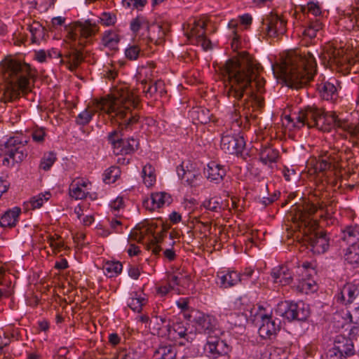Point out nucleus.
Segmentation results:
<instances>
[{"mask_svg": "<svg viewBox=\"0 0 359 359\" xmlns=\"http://www.w3.org/2000/svg\"><path fill=\"white\" fill-rule=\"evenodd\" d=\"M315 264L313 262H305L301 266H298L299 272L300 274H307L309 276H312L313 273H316Z\"/></svg>", "mask_w": 359, "mask_h": 359, "instance_id": "obj_63", "label": "nucleus"}, {"mask_svg": "<svg viewBox=\"0 0 359 359\" xmlns=\"http://www.w3.org/2000/svg\"><path fill=\"white\" fill-rule=\"evenodd\" d=\"M83 60V53L76 49L65 53L60 60V64L65 65L68 69L74 71Z\"/></svg>", "mask_w": 359, "mask_h": 359, "instance_id": "obj_21", "label": "nucleus"}, {"mask_svg": "<svg viewBox=\"0 0 359 359\" xmlns=\"http://www.w3.org/2000/svg\"><path fill=\"white\" fill-rule=\"evenodd\" d=\"M168 284L169 287L175 289V287H177V290L179 292H182L180 287L185 289L190 285L191 276L183 270L178 269L169 275Z\"/></svg>", "mask_w": 359, "mask_h": 359, "instance_id": "obj_19", "label": "nucleus"}, {"mask_svg": "<svg viewBox=\"0 0 359 359\" xmlns=\"http://www.w3.org/2000/svg\"><path fill=\"white\" fill-rule=\"evenodd\" d=\"M121 174V170L117 166H111L104 172V180L106 183L110 184L116 182Z\"/></svg>", "mask_w": 359, "mask_h": 359, "instance_id": "obj_52", "label": "nucleus"}, {"mask_svg": "<svg viewBox=\"0 0 359 359\" xmlns=\"http://www.w3.org/2000/svg\"><path fill=\"white\" fill-rule=\"evenodd\" d=\"M341 118L335 112L325 114L320 109L314 128L323 132L330 131L332 126L339 128Z\"/></svg>", "mask_w": 359, "mask_h": 359, "instance_id": "obj_17", "label": "nucleus"}, {"mask_svg": "<svg viewBox=\"0 0 359 359\" xmlns=\"http://www.w3.org/2000/svg\"><path fill=\"white\" fill-rule=\"evenodd\" d=\"M187 329L184 327L182 323H176L173 325L172 329L169 330V334L172 337L183 338L186 335Z\"/></svg>", "mask_w": 359, "mask_h": 359, "instance_id": "obj_60", "label": "nucleus"}, {"mask_svg": "<svg viewBox=\"0 0 359 359\" xmlns=\"http://www.w3.org/2000/svg\"><path fill=\"white\" fill-rule=\"evenodd\" d=\"M99 18V22L106 27L112 26L116 22V15L109 12H103Z\"/></svg>", "mask_w": 359, "mask_h": 359, "instance_id": "obj_55", "label": "nucleus"}, {"mask_svg": "<svg viewBox=\"0 0 359 359\" xmlns=\"http://www.w3.org/2000/svg\"><path fill=\"white\" fill-rule=\"evenodd\" d=\"M350 243L351 244L346 250L344 259L348 264L356 265L359 264V246L355 241Z\"/></svg>", "mask_w": 359, "mask_h": 359, "instance_id": "obj_39", "label": "nucleus"}, {"mask_svg": "<svg viewBox=\"0 0 359 359\" xmlns=\"http://www.w3.org/2000/svg\"><path fill=\"white\" fill-rule=\"evenodd\" d=\"M121 40L120 35L116 31L108 30L104 32L102 37V43L104 47L111 50L118 49V45Z\"/></svg>", "mask_w": 359, "mask_h": 359, "instance_id": "obj_35", "label": "nucleus"}, {"mask_svg": "<svg viewBox=\"0 0 359 359\" xmlns=\"http://www.w3.org/2000/svg\"><path fill=\"white\" fill-rule=\"evenodd\" d=\"M322 57L327 61L330 67H335L339 71L349 73L356 63V60L351 58L344 47H336L332 43H327L322 53Z\"/></svg>", "mask_w": 359, "mask_h": 359, "instance_id": "obj_7", "label": "nucleus"}, {"mask_svg": "<svg viewBox=\"0 0 359 359\" xmlns=\"http://www.w3.org/2000/svg\"><path fill=\"white\" fill-rule=\"evenodd\" d=\"M342 238L347 242H353L355 238L359 242V224L347 226L342 231Z\"/></svg>", "mask_w": 359, "mask_h": 359, "instance_id": "obj_49", "label": "nucleus"}, {"mask_svg": "<svg viewBox=\"0 0 359 359\" xmlns=\"http://www.w3.org/2000/svg\"><path fill=\"white\" fill-rule=\"evenodd\" d=\"M217 276L220 280V287L223 288L232 287L241 280L240 274L234 271L222 270L217 272Z\"/></svg>", "mask_w": 359, "mask_h": 359, "instance_id": "obj_24", "label": "nucleus"}, {"mask_svg": "<svg viewBox=\"0 0 359 359\" xmlns=\"http://www.w3.org/2000/svg\"><path fill=\"white\" fill-rule=\"evenodd\" d=\"M149 23L147 19L142 15L137 16L130 22V29L134 33H137L140 29H145L147 31V28H149Z\"/></svg>", "mask_w": 359, "mask_h": 359, "instance_id": "obj_48", "label": "nucleus"}, {"mask_svg": "<svg viewBox=\"0 0 359 359\" xmlns=\"http://www.w3.org/2000/svg\"><path fill=\"white\" fill-rule=\"evenodd\" d=\"M50 197L49 192L45 194H39V195L34 196L31 198L29 203L32 209L39 208L43 204L47 201Z\"/></svg>", "mask_w": 359, "mask_h": 359, "instance_id": "obj_53", "label": "nucleus"}, {"mask_svg": "<svg viewBox=\"0 0 359 359\" xmlns=\"http://www.w3.org/2000/svg\"><path fill=\"white\" fill-rule=\"evenodd\" d=\"M286 84L292 88L305 86L316 72V62L313 55L309 50H294L288 53L280 63L272 66Z\"/></svg>", "mask_w": 359, "mask_h": 359, "instance_id": "obj_3", "label": "nucleus"}, {"mask_svg": "<svg viewBox=\"0 0 359 359\" xmlns=\"http://www.w3.org/2000/svg\"><path fill=\"white\" fill-rule=\"evenodd\" d=\"M28 29L32 34V41L33 43H37L44 37L45 29L39 22L34 21L29 24Z\"/></svg>", "mask_w": 359, "mask_h": 359, "instance_id": "obj_43", "label": "nucleus"}, {"mask_svg": "<svg viewBox=\"0 0 359 359\" xmlns=\"http://www.w3.org/2000/svg\"><path fill=\"white\" fill-rule=\"evenodd\" d=\"M139 104L138 95L126 83H121L112 88L109 95L97 100L95 107L114 118L121 128H128L139 121L136 111Z\"/></svg>", "mask_w": 359, "mask_h": 359, "instance_id": "obj_2", "label": "nucleus"}, {"mask_svg": "<svg viewBox=\"0 0 359 359\" xmlns=\"http://www.w3.org/2000/svg\"><path fill=\"white\" fill-rule=\"evenodd\" d=\"M196 116V119L202 124L210 121L209 111L205 109H196L193 111Z\"/></svg>", "mask_w": 359, "mask_h": 359, "instance_id": "obj_62", "label": "nucleus"}, {"mask_svg": "<svg viewBox=\"0 0 359 359\" xmlns=\"http://www.w3.org/2000/svg\"><path fill=\"white\" fill-rule=\"evenodd\" d=\"M102 269L107 276L111 278L121 272L122 264L119 262L107 261L104 264Z\"/></svg>", "mask_w": 359, "mask_h": 359, "instance_id": "obj_42", "label": "nucleus"}, {"mask_svg": "<svg viewBox=\"0 0 359 359\" xmlns=\"http://www.w3.org/2000/svg\"><path fill=\"white\" fill-rule=\"evenodd\" d=\"M7 150L4 155L2 165L7 168L15 165L23 161L27 156V151L25 145L18 142L15 138H11L6 142Z\"/></svg>", "mask_w": 359, "mask_h": 359, "instance_id": "obj_10", "label": "nucleus"}, {"mask_svg": "<svg viewBox=\"0 0 359 359\" xmlns=\"http://www.w3.org/2000/svg\"><path fill=\"white\" fill-rule=\"evenodd\" d=\"M144 298L132 297L128 299V305L134 311L140 312L144 304Z\"/></svg>", "mask_w": 359, "mask_h": 359, "instance_id": "obj_61", "label": "nucleus"}, {"mask_svg": "<svg viewBox=\"0 0 359 359\" xmlns=\"http://www.w3.org/2000/svg\"><path fill=\"white\" fill-rule=\"evenodd\" d=\"M157 225L154 222L145 221L138 224L130 232L129 238L137 242H141L144 239L151 241L155 236Z\"/></svg>", "mask_w": 359, "mask_h": 359, "instance_id": "obj_15", "label": "nucleus"}, {"mask_svg": "<svg viewBox=\"0 0 359 359\" xmlns=\"http://www.w3.org/2000/svg\"><path fill=\"white\" fill-rule=\"evenodd\" d=\"M318 89L324 100L335 101L338 97L335 86L329 81H323L318 84Z\"/></svg>", "mask_w": 359, "mask_h": 359, "instance_id": "obj_33", "label": "nucleus"}, {"mask_svg": "<svg viewBox=\"0 0 359 359\" xmlns=\"http://www.w3.org/2000/svg\"><path fill=\"white\" fill-rule=\"evenodd\" d=\"M154 68L155 67L153 64L142 68L140 74H143L145 76V79L142 81L143 83H145V81H147V83L152 82V80L156 77V74L157 73L155 72Z\"/></svg>", "mask_w": 359, "mask_h": 359, "instance_id": "obj_57", "label": "nucleus"}, {"mask_svg": "<svg viewBox=\"0 0 359 359\" xmlns=\"http://www.w3.org/2000/svg\"><path fill=\"white\" fill-rule=\"evenodd\" d=\"M259 158L264 164L274 163L278 158V151L271 147H265L261 151Z\"/></svg>", "mask_w": 359, "mask_h": 359, "instance_id": "obj_44", "label": "nucleus"}, {"mask_svg": "<svg viewBox=\"0 0 359 359\" xmlns=\"http://www.w3.org/2000/svg\"><path fill=\"white\" fill-rule=\"evenodd\" d=\"M47 241L55 254L60 252L64 247V242L62 238L57 234L48 236L47 237Z\"/></svg>", "mask_w": 359, "mask_h": 359, "instance_id": "obj_51", "label": "nucleus"}, {"mask_svg": "<svg viewBox=\"0 0 359 359\" xmlns=\"http://www.w3.org/2000/svg\"><path fill=\"white\" fill-rule=\"evenodd\" d=\"M165 319L161 316H152L149 320L148 328L154 335L162 334V330L165 327Z\"/></svg>", "mask_w": 359, "mask_h": 359, "instance_id": "obj_41", "label": "nucleus"}, {"mask_svg": "<svg viewBox=\"0 0 359 359\" xmlns=\"http://www.w3.org/2000/svg\"><path fill=\"white\" fill-rule=\"evenodd\" d=\"M260 64L248 53L243 51L228 60L222 69L224 94L233 102L230 118L236 126L241 125V118H248L249 108L262 107L265 81L259 76Z\"/></svg>", "mask_w": 359, "mask_h": 359, "instance_id": "obj_1", "label": "nucleus"}, {"mask_svg": "<svg viewBox=\"0 0 359 359\" xmlns=\"http://www.w3.org/2000/svg\"><path fill=\"white\" fill-rule=\"evenodd\" d=\"M99 31L96 23H93L90 20L84 22H75L72 23L67 34V38L79 46H84L87 39L94 36Z\"/></svg>", "mask_w": 359, "mask_h": 359, "instance_id": "obj_8", "label": "nucleus"}, {"mask_svg": "<svg viewBox=\"0 0 359 359\" xmlns=\"http://www.w3.org/2000/svg\"><path fill=\"white\" fill-rule=\"evenodd\" d=\"M203 206L205 209L212 212H219L222 208L221 203L217 198H211L208 200H205L203 203Z\"/></svg>", "mask_w": 359, "mask_h": 359, "instance_id": "obj_56", "label": "nucleus"}, {"mask_svg": "<svg viewBox=\"0 0 359 359\" xmlns=\"http://www.w3.org/2000/svg\"><path fill=\"white\" fill-rule=\"evenodd\" d=\"M266 32L269 37H278L287 31V20L283 15L271 13L264 20Z\"/></svg>", "mask_w": 359, "mask_h": 359, "instance_id": "obj_13", "label": "nucleus"}, {"mask_svg": "<svg viewBox=\"0 0 359 359\" xmlns=\"http://www.w3.org/2000/svg\"><path fill=\"white\" fill-rule=\"evenodd\" d=\"M171 196L166 192H156L151 195V198L144 201V206L152 211L172 203Z\"/></svg>", "mask_w": 359, "mask_h": 359, "instance_id": "obj_18", "label": "nucleus"}, {"mask_svg": "<svg viewBox=\"0 0 359 359\" xmlns=\"http://www.w3.org/2000/svg\"><path fill=\"white\" fill-rule=\"evenodd\" d=\"M343 154L334 151H322L318 157L310 158L308 161V172L311 174H324L337 168H342Z\"/></svg>", "mask_w": 359, "mask_h": 359, "instance_id": "obj_6", "label": "nucleus"}, {"mask_svg": "<svg viewBox=\"0 0 359 359\" xmlns=\"http://www.w3.org/2000/svg\"><path fill=\"white\" fill-rule=\"evenodd\" d=\"M46 133L43 128H34L32 133V140L37 143H43L45 140Z\"/></svg>", "mask_w": 359, "mask_h": 359, "instance_id": "obj_64", "label": "nucleus"}, {"mask_svg": "<svg viewBox=\"0 0 359 359\" xmlns=\"http://www.w3.org/2000/svg\"><path fill=\"white\" fill-rule=\"evenodd\" d=\"M307 27L303 32L304 37L309 39H313L316 36L317 32L323 28V22L320 19H316L315 20H307Z\"/></svg>", "mask_w": 359, "mask_h": 359, "instance_id": "obj_40", "label": "nucleus"}, {"mask_svg": "<svg viewBox=\"0 0 359 359\" xmlns=\"http://www.w3.org/2000/svg\"><path fill=\"white\" fill-rule=\"evenodd\" d=\"M339 128L349 133L352 137L359 139V126L349 123L348 120L341 118Z\"/></svg>", "mask_w": 359, "mask_h": 359, "instance_id": "obj_50", "label": "nucleus"}, {"mask_svg": "<svg viewBox=\"0 0 359 359\" xmlns=\"http://www.w3.org/2000/svg\"><path fill=\"white\" fill-rule=\"evenodd\" d=\"M283 125L288 128L289 130L300 129L306 126L304 111H300L297 114H294L293 116L291 115L285 116L283 120Z\"/></svg>", "mask_w": 359, "mask_h": 359, "instance_id": "obj_32", "label": "nucleus"}, {"mask_svg": "<svg viewBox=\"0 0 359 359\" xmlns=\"http://www.w3.org/2000/svg\"><path fill=\"white\" fill-rule=\"evenodd\" d=\"M301 278L298 280L297 283L294 285L297 291L300 293L308 294L310 292L316 290V281L311 276L307 274H300Z\"/></svg>", "mask_w": 359, "mask_h": 359, "instance_id": "obj_29", "label": "nucleus"}, {"mask_svg": "<svg viewBox=\"0 0 359 359\" xmlns=\"http://www.w3.org/2000/svg\"><path fill=\"white\" fill-rule=\"evenodd\" d=\"M178 176L186 182L189 185L193 187L196 185V181L199 176V172L196 170H185L184 163L180 165L177 170Z\"/></svg>", "mask_w": 359, "mask_h": 359, "instance_id": "obj_36", "label": "nucleus"}, {"mask_svg": "<svg viewBox=\"0 0 359 359\" xmlns=\"http://www.w3.org/2000/svg\"><path fill=\"white\" fill-rule=\"evenodd\" d=\"M333 348L342 356L350 355L354 353L353 345L351 341L342 336L337 337Z\"/></svg>", "mask_w": 359, "mask_h": 359, "instance_id": "obj_30", "label": "nucleus"}, {"mask_svg": "<svg viewBox=\"0 0 359 359\" xmlns=\"http://www.w3.org/2000/svg\"><path fill=\"white\" fill-rule=\"evenodd\" d=\"M274 282L283 285H287L292 283V275L291 271L287 266H281L272 273Z\"/></svg>", "mask_w": 359, "mask_h": 359, "instance_id": "obj_31", "label": "nucleus"}, {"mask_svg": "<svg viewBox=\"0 0 359 359\" xmlns=\"http://www.w3.org/2000/svg\"><path fill=\"white\" fill-rule=\"evenodd\" d=\"M231 351V347L219 337L209 335L204 346V352L210 359H217L226 356Z\"/></svg>", "mask_w": 359, "mask_h": 359, "instance_id": "obj_11", "label": "nucleus"}, {"mask_svg": "<svg viewBox=\"0 0 359 359\" xmlns=\"http://www.w3.org/2000/svg\"><path fill=\"white\" fill-rule=\"evenodd\" d=\"M205 174L207 179L215 184L220 183L226 176V168L216 161H210L206 169Z\"/></svg>", "mask_w": 359, "mask_h": 359, "instance_id": "obj_20", "label": "nucleus"}, {"mask_svg": "<svg viewBox=\"0 0 359 359\" xmlns=\"http://www.w3.org/2000/svg\"><path fill=\"white\" fill-rule=\"evenodd\" d=\"M220 147L225 153L238 155L243 152L245 142L242 136L227 133L222 135Z\"/></svg>", "mask_w": 359, "mask_h": 359, "instance_id": "obj_14", "label": "nucleus"}, {"mask_svg": "<svg viewBox=\"0 0 359 359\" xmlns=\"http://www.w3.org/2000/svg\"><path fill=\"white\" fill-rule=\"evenodd\" d=\"M262 323L259 329V335L264 339H270L271 336L276 334L278 325L266 315L262 317Z\"/></svg>", "mask_w": 359, "mask_h": 359, "instance_id": "obj_25", "label": "nucleus"}, {"mask_svg": "<svg viewBox=\"0 0 359 359\" xmlns=\"http://www.w3.org/2000/svg\"><path fill=\"white\" fill-rule=\"evenodd\" d=\"M302 12L307 20H315L320 19L321 21L322 11L318 3L309 2L306 6L302 8Z\"/></svg>", "mask_w": 359, "mask_h": 359, "instance_id": "obj_37", "label": "nucleus"}, {"mask_svg": "<svg viewBox=\"0 0 359 359\" xmlns=\"http://www.w3.org/2000/svg\"><path fill=\"white\" fill-rule=\"evenodd\" d=\"M56 161V155L54 152H48L45 154L43 156L41 163L40 168L43 170H48Z\"/></svg>", "mask_w": 359, "mask_h": 359, "instance_id": "obj_54", "label": "nucleus"}, {"mask_svg": "<svg viewBox=\"0 0 359 359\" xmlns=\"http://www.w3.org/2000/svg\"><path fill=\"white\" fill-rule=\"evenodd\" d=\"M357 292L358 290L355 285L347 283L341 290L337 296V300L346 305L351 304L357 296Z\"/></svg>", "mask_w": 359, "mask_h": 359, "instance_id": "obj_28", "label": "nucleus"}, {"mask_svg": "<svg viewBox=\"0 0 359 359\" xmlns=\"http://www.w3.org/2000/svg\"><path fill=\"white\" fill-rule=\"evenodd\" d=\"M90 183L81 178L75 179L69 186V195L76 200L83 199L88 194V185Z\"/></svg>", "mask_w": 359, "mask_h": 359, "instance_id": "obj_23", "label": "nucleus"}, {"mask_svg": "<svg viewBox=\"0 0 359 359\" xmlns=\"http://www.w3.org/2000/svg\"><path fill=\"white\" fill-rule=\"evenodd\" d=\"M206 23L203 20L194 21L190 31L186 33L187 39L191 43L201 46L203 50L212 48V44L205 34Z\"/></svg>", "mask_w": 359, "mask_h": 359, "instance_id": "obj_12", "label": "nucleus"}, {"mask_svg": "<svg viewBox=\"0 0 359 359\" xmlns=\"http://www.w3.org/2000/svg\"><path fill=\"white\" fill-rule=\"evenodd\" d=\"M93 114V109H86L79 114L76 121L80 125H86L90 121Z\"/></svg>", "mask_w": 359, "mask_h": 359, "instance_id": "obj_59", "label": "nucleus"}, {"mask_svg": "<svg viewBox=\"0 0 359 359\" xmlns=\"http://www.w3.org/2000/svg\"><path fill=\"white\" fill-rule=\"evenodd\" d=\"M317 210L316 206L313 203H306L299 205L295 208L293 219L298 222L299 226L303 229V233L305 235L310 234L308 240L313 253L321 254L327 251L330 242L325 232L313 233L318 226V221L313 218Z\"/></svg>", "mask_w": 359, "mask_h": 359, "instance_id": "obj_5", "label": "nucleus"}, {"mask_svg": "<svg viewBox=\"0 0 359 359\" xmlns=\"http://www.w3.org/2000/svg\"><path fill=\"white\" fill-rule=\"evenodd\" d=\"M143 86V93L146 97L157 99L161 97L166 93L164 82L159 79L154 83L145 81V83L142 82Z\"/></svg>", "mask_w": 359, "mask_h": 359, "instance_id": "obj_22", "label": "nucleus"}, {"mask_svg": "<svg viewBox=\"0 0 359 359\" xmlns=\"http://www.w3.org/2000/svg\"><path fill=\"white\" fill-rule=\"evenodd\" d=\"M309 306L303 302L287 303V306L280 315L288 320H305L309 316Z\"/></svg>", "mask_w": 359, "mask_h": 359, "instance_id": "obj_16", "label": "nucleus"}, {"mask_svg": "<svg viewBox=\"0 0 359 359\" xmlns=\"http://www.w3.org/2000/svg\"><path fill=\"white\" fill-rule=\"evenodd\" d=\"M21 213V209L18 207H14L6 211L0 219L1 226L12 228L17 224L19 216Z\"/></svg>", "mask_w": 359, "mask_h": 359, "instance_id": "obj_26", "label": "nucleus"}, {"mask_svg": "<svg viewBox=\"0 0 359 359\" xmlns=\"http://www.w3.org/2000/svg\"><path fill=\"white\" fill-rule=\"evenodd\" d=\"M140 54V48L137 45H130L125 50L126 57L130 60H135Z\"/></svg>", "mask_w": 359, "mask_h": 359, "instance_id": "obj_58", "label": "nucleus"}, {"mask_svg": "<svg viewBox=\"0 0 359 359\" xmlns=\"http://www.w3.org/2000/svg\"><path fill=\"white\" fill-rule=\"evenodd\" d=\"M147 32L149 41L155 44H160L165 36V32L161 26L156 24L149 25Z\"/></svg>", "mask_w": 359, "mask_h": 359, "instance_id": "obj_38", "label": "nucleus"}, {"mask_svg": "<svg viewBox=\"0 0 359 359\" xmlns=\"http://www.w3.org/2000/svg\"><path fill=\"white\" fill-rule=\"evenodd\" d=\"M196 326L199 332H203L210 335V333L214 332L215 319L208 315L200 314L196 318Z\"/></svg>", "mask_w": 359, "mask_h": 359, "instance_id": "obj_27", "label": "nucleus"}, {"mask_svg": "<svg viewBox=\"0 0 359 359\" xmlns=\"http://www.w3.org/2000/svg\"><path fill=\"white\" fill-rule=\"evenodd\" d=\"M177 348L172 344H161L154 352L155 359H175Z\"/></svg>", "mask_w": 359, "mask_h": 359, "instance_id": "obj_34", "label": "nucleus"}, {"mask_svg": "<svg viewBox=\"0 0 359 359\" xmlns=\"http://www.w3.org/2000/svg\"><path fill=\"white\" fill-rule=\"evenodd\" d=\"M165 230L162 228L161 231L158 233L156 237H154L150 242L147 244V249L151 250L153 254L157 255L161 251V248L159 244L161 243L163 236L165 235Z\"/></svg>", "mask_w": 359, "mask_h": 359, "instance_id": "obj_45", "label": "nucleus"}, {"mask_svg": "<svg viewBox=\"0 0 359 359\" xmlns=\"http://www.w3.org/2000/svg\"><path fill=\"white\" fill-rule=\"evenodd\" d=\"M154 168L151 164H147L142 169L143 181L147 187L154 185L156 182Z\"/></svg>", "mask_w": 359, "mask_h": 359, "instance_id": "obj_46", "label": "nucleus"}, {"mask_svg": "<svg viewBox=\"0 0 359 359\" xmlns=\"http://www.w3.org/2000/svg\"><path fill=\"white\" fill-rule=\"evenodd\" d=\"M320 109L316 107H307L304 111L305 123L309 128H314L316 120L318 118Z\"/></svg>", "mask_w": 359, "mask_h": 359, "instance_id": "obj_47", "label": "nucleus"}, {"mask_svg": "<svg viewBox=\"0 0 359 359\" xmlns=\"http://www.w3.org/2000/svg\"><path fill=\"white\" fill-rule=\"evenodd\" d=\"M108 140L111 144L115 155H126L133 153L138 147L139 142L133 137L123 139L122 134L114 130L108 135Z\"/></svg>", "mask_w": 359, "mask_h": 359, "instance_id": "obj_9", "label": "nucleus"}, {"mask_svg": "<svg viewBox=\"0 0 359 359\" xmlns=\"http://www.w3.org/2000/svg\"><path fill=\"white\" fill-rule=\"evenodd\" d=\"M2 71L4 77L10 79L3 94L4 102H12L31 90L29 79L34 76L35 72L28 64L6 59L2 62Z\"/></svg>", "mask_w": 359, "mask_h": 359, "instance_id": "obj_4", "label": "nucleus"}]
</instances>
